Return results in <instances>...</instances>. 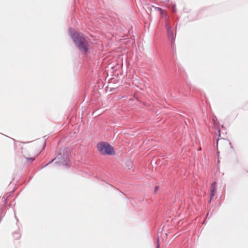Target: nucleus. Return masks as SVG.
I'll list each match as a JSON object with an SVG mask.
<instances>
[{
    "instance_id": "nucleus-7",
    "label": "nucleus",
    "mask_w": 248,
    "mask_h": 248,
    "mask_svg": "<svg viewBox=\"0 0 248 248\" xmlns=\"http://www.w3.org/2000/svg\"><path fill=\"white\" fill-rule=\"evenodd\" d=\"M155 9L159 11L161 14H163L164 13L165 14L166 16H167V14L165 13V11L164 9H162L159 7H155Z\"/></svg>"
},
{
    "instance_id": "nucleus-19",
    "label": "nucleus",
    "mask_w": 248,
    "mask_h": 248,
    "mask_svg": "<svg viewBox=\"0 0 248 248\" xmlns=\"http://www.w3.org/2000/svg\"><path fill=\"white\" fill-rule=\"evenodd\" d=\"M46 137H47L46 136H45L44 137V138H45V139H46H46H47V138H46Z\"/></svg>"
},
{
    "instance_id": "nucleus-8",
    "label": "nucleus",
    "mask_w": 248,
    "mask_h": 248,
    "mask_svg": "<svg viewBox=\"0 0 248 248\" xmlns=\"http://www.w3.org/2000/svg\"><path fill=\"white\" fill-rule=\"evenodd\" d=\"M215 193L210 192L209 199L212 201L215 196Z\"/></svg>"
},
{
    "instance_id": "nucleus-3",
    "label": "nucleus",
    "mask_w": 248,
    "mask_h": 248,
    "mask_svg": "<svg viewBox=\"0 0 248 248\" xmlns=\"http://www.w3.org/2000/svg\"><path fill=\"white\" fill-rule=\"evenodd\" d=\"M67 157H68V155L64 153L62 155L61 154L58 153L57 156L56 157L52 159L48 163H47L45 166L42 167L41 169H43L45 167H46L49 164H50L56 159H57V160L55 162V164H56L57 165H64L67 168H69V166L66 163V160L67 159Z\"/></svg>"
},
{
    "instance_id": "nucleus-17",
    "label": "nucleus",
    "mask_w": 248,
    "mask_h": 248,
    "mask_svg": "<svg viewBox=\"0 0 248 248\" xmlns=\"http://www.w3.org/2000/svg\"><path fill=\"white\" fill-rule=\"evenodd\" d=\"M7 200V199H5L4 202V204L6 203Z\"/></svg>"
},
{
    "instance_id": "nucleus-6",
    "label": "nucleus",
    "mask_w": 248,
    "mask_h": 248,
    "mask_svg": "<svg viewBox=\"0 0 248 248\" xmlns=\"http://www.w3.org/2000/svg\"><path fill=\"white\" fill-rule=\"evenodd\" d=\"M217 183L216 182H213L211 184L210 192L215 193L217 189Z\"/></svg>"
},
{
    "instance_id": "nucleus-18",
    "label": "nucleus",
    "mask_w": 248,
    "mask_h": 248,
    "mask_svg": "<svg viewBox=\"0 0 248 248\" xmlns=\"http://www.w3.org/2000/svg\"><path fill=\"white\" fill-rule=\"evenodd\" d=\"M211 201H210V199H209V201L208 202V203H210L211 202Z\"/></svg>"
},
{
    "instance_id": "nucleus-1",
    "label": "nucleus",
    "mask_w": 248,
    "mask_h": 248,
    "mask_svg": "<svg viewBox=\"0 0 248 248\" xmlns=\"http://www.w3.org/2000/svg\"><path fill=\"white\" fill-rule=\"evenodd\" d=\"M68 33L77 49L83 54L88 53L89 45L87 40L72 28H69Z\"/></svg>"
},
{
    "instance_id": "nucleus-14",
    "label": "nucleus",
    "mask_w": 248,
    "mask_h": 248,
    "mask_svg": "<svg viewBox=\"0 0 248 248\" xmlns=\"http://www.w3.org/2000/svg\"><path fill=\"white\" fill-rule=\"evenodd\" d=\"M218 140H219V139H217V142H216V146H217V147Z\"/></svg>"
},
{
    "instance_id": "nucleus-20",
    "label": "nucleus",
    "mask_w": 248,
    "mask_h": 248,
    "mask_svg": "<svg viewBox=\"0 0 248 248\" xmlns=\"http://www.w3.org/2000/svg\"><path fill=\"white\" fill-rule=\"evenodd\" d=\"M0 215H1V211H0Z\"/></svg>"
},
{
    "instance_id": "nucleus-9",
    "label": "nucleus",
    "mask_w": 248,
    "mask_h": 248,
    "mask_svg": "<svg viewBox=\"0 0 248 248\" xmlns=\"http://www.w3.org/2000/svg\"><path fill=\"white\" fill-rule=\"evenodd\" d=\"M215 127H216V128L217 130V132L218 133L219 136H220V128L217 126V125L215 126Z\"/></svg>"
},
{
    "instance_id": "nucleus-11",
    "label": "nucleus",
    "mask_w": 248,
    "mask_h": 248,
    "mask_svg": "<svg viewBox=\"0 0 248 248\" xmlns=\"http://www.w3.org/2000/svg\"><path fill=\"white\" fill-rule=\"evenodd\" d=\"M216 119H217V118L216 117H214L213 118V123H214L215 126L217 125V122L216 121Z\"/></svg>"
},
{
    "instance_id": "nucleus-2",
    "label": "nucleus",
    "mask_w": 248,
    "mask_h": 248,
    "mask_svg": "<svg viewBox=\"0 0 248 248\" xmlns=\"http://www.w3.org/2000/svg\"><path fill=\"white\" fill-rule=\"evenodd\" d=\"M96 148L102 155H114L115 154L114 148L107 142H100L97 144Z\"/></svg>"
},
{
    "instance_id": "nucleus-4",
    "label": "nucleus",
    "mask_w": 248,
    "mask_h": 248,
    "mask_svg": "<svg viewBox=\"0 0 248 248\" xmlns=\"http://www.w3.org/2000/svg\"><path fill=\"white\" fill-rule=\"evenodd\" d=\"M166 28L167 30V35L169 39H170L173 51H176V48L174 47L173 43L175 41V37L173 35L172 29L168 24V22L165 24Z\"/></svg>"
},
{
    "instance_id": "nucleus-15",
    "label": "nucleus",
    "mask_w": 248,
    "mask_h": 248,
    "mask_svg": "<svg viewBox=\"0 0 248 248\" xmlns=\"http://www.w3.org/2000/svg\"><path fill=\"white\" fill-rule=\"evenodd\" d=\"M177 66L178 68V70H179V71L181 70V67H180V66H179V65H177Z\"/></svg>"
},
{
    "instance_id": "nucleus-10",
    "label": "nucleus",
    "mask_w": 248,
    "mask_h": 248,
    "mask_svg": "<svg viewBox=\"0 0 248 248\" xmlns=\"http://www.w3.org/2000/svg\"><path fill=\"white\" fill-rule=\"evenodd\" d=\"M26 158L28 161H33L35 159V158H34V157H26Z\"/></svg>"
},
{
    "instance_id": "nucleus-12",
    "label": "nucleus",
    "mask_w": 248,
    "mask_h": 248,
    "mask_svg": "<svg viewBox=\"0 0 248 248\" xmlns=\"http://www.w3.org/2000/svg\"><path fill=\"white\" fill-rule=\"evenodd\" d=\"M156 248H160V242H159V239L158 238H157V246Z\"/></svg>"
},
{
    "instance_id": "nucleus-16",
    "label": "nucleus",
    "mask_w": 248,
    "mask_h": 248,
    "mask_svg": "<svg viewBox=\"0 0 248 248\" xmlns=\"http://www.w3.org/2000/svg\"><path fill=\"white\" fill-rule=\"evenodd\" d=\"M15 217L16 219L17 222H18V219L17 218V217H16V215H15Z\"/></svg>"
},
{
    "instance_id": "nucleus-13",
    "label": "nucleus",
    "mask_w": 248,
    "mask_h": 248,
    "mask_svg": "<svg viewBox=\"0 0 248 248\" xmlns=\"http://www.w3.org/2000/svg\"><path fill=\"white\" fill-rule=\"evenodd\" d=\"M159 189V186H155L154 188V192H156Z\"/></svg>"
},
{
    "instance_id": "nucleus-5",
    "label": "nucleus",
    "mask_w": 248,
    "mask_h": 248,
    "mask_svg": "<svg viewBox=\"0 0 248 248\" xmlns=\"http://www.w3.org/2000/svg\"><path fill=\"white\" fill-rule=\"evenodd\" d=\"M13 237L15 238V239L18 240L20 238V236H21L19 229H18V230H17V231H15L14 232H13Z\"/></svg>"
}]
</instances>
